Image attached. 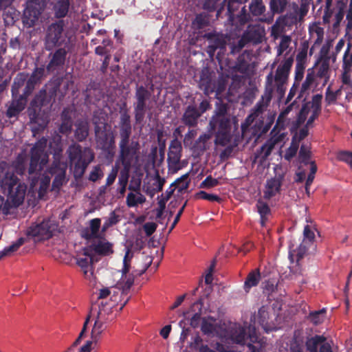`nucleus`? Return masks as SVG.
Returning a JSON list of instances; mask_svg holds the SVG:
<instances>
[{
    "mask_svg": "<svg viewBox=\"0 0 352 352\" xmlns=\"http://www.w3.org/2000/svg\"><path fill=\"white\" fill-rule=\"evenodd\" d=\"M131 170L126 168L121 169L118 176V185L120 186H127Z\"/></svg>",
    "mask_w": 352,
    "mask_h": 352,
    "instance_id": "obj_59",
    "label": "nucleus"
},
{
    "mask_svg": "<svg viewBox=\"0 0 352 352\" xmlns=\"http://www.w3.org/2000/svg\"><path fill=\"white\" fill-rule=\"evenodd\" d=\"M248 338H249L250 341V342L248 344V348L251 352H255L256 349L252 343L256 342L258 338L254 330L252 333H250L248 337H247L245 329L242 327H236L231 331V339L236 344L244 345L245 344V340Z\"/></svg>",
    "mask_w": 352,
    "mask_h": 352,
    "instance_id": "obj_14",
    "label": "nucleus"
},
{
    "mask_svg": "<svg viewBox=\"0 0 352 352\" xmlns=\"http://www.w3.org/2000/svg\"><path fill=\"white\" fill-rule=\"evenodd\" d=\"M195 198L197 199H204L208 200L211 202H218L220 203L222 201V199L214 194H209L204 190H200L195 193Z\"/></svg>",
    "mask_w": 352,
    "mask_h": 352,
    "instance_id": "obj_52",
    "label": "nucleus"
},
{
    "mask_svg": "<svg viewBox=\"0 0 352 352\" xmlns=\"http://www.w3.org/2000/svg\"><path fill=\"white\" fill-rule=\"evenodd\" d=\"M182 146L177 138L171 140L168 148L167 161L169 166H175L179 164L182 157Z\"/></svg>",
    "mask_w": 352,
    "mask_h": 352,
    "instance_id": "obj_20",
    "label": "nucleus"
},
{
    "mask_svg": "<svg viewBox=\"0 0 352 352\" xmlns=\"http://www.w3.org/2000/svg\"><path fill=\"white\" fill-rule=\"evenodd\" d=\"M202 306V299L200 298L197 302H195L190 308L193 311L195 310V308L199 309V311L193 314L190 318V325L193 328H197L199 325L201 321Z\"/></svg>",
    "mask_w": 352,
    "mask_h": 352,
    "instance_id": "obj_39",
    "label": "nucleus"
},
{
    "mask_svg": "<svg viewBox=\"0 0 352 352\" xmlns=\"http://www.w3.org/2000/svg\"><path fill=\"white\" fill-rule=\"evenodd\" d=\"M228 113V106L224 103H219L217 105L216 109L214 111V114L212 116L211 118H218L223 117H228L227 115Z\"/></svg>",
    "mask_w": 352,
    "mask_h": 352,
    "instance_id": "obj_62",
    "label": "nucleus"
},
{
    "mask_svg": "<svg viewBox=\"0 0 352 352\" xmlns=\"http://www.w3.org/2000/svg\"><path fill=\"white\" fill-rule=\"evenodd\" d=\"M105 306L106 303L104 304L102 301L98 305L97 318L91 331V339L95 342L99 339L100 335L104 330V322L102 320V317L104 314H108L109 311H106Z\"/></svg>",
    "mask_w": 352,
    "mask_h": 352,
    "instance_id": "obj_19",
    "label": "nucleus"
},
{
    "mask_svg": "<svg viewBox=\"0 0 352 352\" xmlns=\"http://www.w3.org/2000/svg\"><path fill=\"white\" fill-rule=\"evenodd\" d=\"M138 275V273L135 274V272H130L125 276L122 274L120 280L117 283V287L122 290V294H127L131 287L134 283L135 276Z\"/></svg>",
    "mask_w": 352,
    "mask_h": 352,
    "instance_id": "obj_33",
    "label": "nucleus"
},
{
    "mask_svg": "<svg viewBox=\"0 0 352 352\" xmlns=\"http://www.w3.org/2000/svg\"><path fill=\"white\" fill-rule=\"evenodd\" d=\"M310 33H315L317 36L316 43H320L324 36V28L320 27L318 23H314L309 27Z\"/></svg>",
    "mask_w": 352,
    "mask_h": 352,
    "instance_id": "obj_58",
    "label": "nucleus"
},
{
    "mask_svg": "<svg viewBox=\"0 0 352 352\" xmlns=\"http://www.w3.org/2000/svg\"><path fill=\"white\" fill-rule=\"evenodd\" d=\"M249 67L250 64L245 59V55L242 54L237 58L234 69L236 72L246 74L249 70Z\"/></svg>",
    "mask_w": 352,
    "mask_h": 352,
    "instance_id": "obj_45",
    "label": "nucleus"
},
{
    "mask_svg": "<svg viewBox=\"0 0 352 352\" xmlns=\"http://www.w3.org/2000/svg\"><path fill=\"white\" fill-rule=\"evenodd\" d=\"M215 319L212 317L204 318L201 324V331L206 335L212 334L217 330V324Z\"/></svg>",
    "mask_w": 352,
    "mask_h": 352,
    "instance_id": "obj_44",
    "label": "nucleus"
},
{
    "mask_svg": "<svg viewBox=\"0 0 352 352\" xmlns=\"http://www.w3.org/2000/svg\"><path fill=\"white\" fill-rule=\"evenodd\" d=\"M275 117L276 113L271 112L268 113L265 122H264L263 120H261L260 122V124H261V134H265L266 133L268 132V131L270 129V128L272 127V124L274 122Z\"/></svg>",
    "mask_w": 352,
    "mask_h": 352,
    "instance_id": "obj_53",
    "label": "nucleus"
},
{
    "mask_svg": "<svg viewBox=\"0 0 352 352\" xmlns=\"http://www.w3.org/2000/svg\"><path fill=\"white\" fill-rule=\"evenodd\" d=\"M74 137L78 142H82L89 135V126L87 121L78 120L75 123Z\"/></svg>",
    "mask_w": 352,
    "mask_h": 352,
    "instance_id": "obj_32",
    "label": "nucleus"
},
{
    "mask_svg": "<svg viewBox=\"0 0 352 352\" xmlns=\"http://www.w3.org/2000/svg\"><path fill=\"white\" fill-rule=\"evenodd\" d=\"M200 117V113L197 111V106L189 104L186 107L181 120L188 127H195Z\"/></svg>",
    "mask_w": 352,
    "mask_h": 352,
    "instance_id": "obj_21",
    "label": "nucleus"
},
{
    "mask_svg": "<svg viewBox=\"0 0 352 352\" xmlns=\"http://www.w3.org/2000/svg\"><path fill=\"white\" fill-rule=\"evenodd\" d=\"M325 314L326 309L323 308L318 311L310 312L308 318L312 323L317 325L322 322Z\"/></svg>",
    "mask_w": 352,
    "mask_h": 352,
    "instance_id": "obj_56",
    "label": "nucleus"
},
{
    "mask_svg": "<svg viewBox=\"0 0 352 352\" xmlns=\"http://www.w3.org/2000/svg\"><path fill=\"white\" fill-rule=\"evenodd\" d=\"M310 247L311 245L307 244V241H302L296 250H290L289 252V258L291 262L294 263L295 259L296 264L299 265L300 261L307 254Z\"/></svg>",
    "mask_w": 352,
    "mask_h": 352,
    "instance_id": "obj_30",
    "label": "nucleus"
},
{
    "mask_svg": "<svg viewBox=\"0 0 352 352\" xmlns=\"http://www.w3.org/2000/svg\"><path fill=\"white\" fill-rule=\"evenodd\" d=\"M297 138V134H294L292 139V142L289 146V147L287 149L285 155V159L287 160H290L292 158H293L297 153L298 147H299V142L296 141Z\"/></svg>",
    "mask_w": 352,
    "mask_h": 352,
    "instance_id": "obj_47",
    "label": "nucleus"
},
{
    "mask_svg": "<svg viewBox=\"0 0 352 352\" xmlns=\"http://www.w3.org/2000/svg\"><path fill=\"white\" fill-rule=\"evenodd\" d=\"M91 247L95 253L100 256H109L113 253V244L105 239H100L98 242L93 243Z\"/></svg>",
    "mask_w": 352,
    "mask_h": 352,
    "instance_id": "obj_31",
    "label": "nucleus"
},
{
    "mask_svg": "<svg viewBox=\"0 0 352 352\" xmlns=\"http://www.w3.org/2000/svg\"><path fill=\"white\" fill-rule=\"evenodd\" d=\"M43 41L45 49L47 52L59 47L69 46L70 38L65 30L63 20L56 21L46 28Z\"/></svg>",
    "mask_w": 352,
    "mask_h": 352,
    "instance_id": "obj_5",
    "label": "nucleus"
},
{
    "mask_svg": "<svg viewBox=\"0 0 352 352\" xmlns=\"http://www.w3.org/2000/svg\"><path fill=\"white\" fill-rule=\"evenodd\" d=\"M25 239L19 238L16 242L5 248L0 252V260L6 256L10 255L12 253L18 250V249L24 243Z\"/></svg>",
    "mask_w": 352,
    "mask_h": 352,
    "instance_id": "obj_46",
    "label": "nucleus"
},
{
    "mask_svg": "<svg viewBox=\"0 0 352 352\" xmlns=\"http://www.w3.org/2000/svg\"><path fill=\"white\" fill-rule=\"evenodd\" d=\"M57 226L50 219H43L40 223H32L27 230V235L35 241L47 240L52 237Z\"/></svg>",
    "mask_w": 352,
    "mask_h": 352,
    "instance_id": "obj_10",
    "label": "nucleus"
},
{
    "mask_svg": "<svg viewBox=\"0 0 352 352\" xmlns=\"http://www.w3.org/2000/svg\"><path fill=\"white\" fill-rule=\"evenodd\" d=\"M315 79L314 73H308L306 76L305 81L302 82L299 95L297 98H300L306 94V92L310 89L311 85L313 84Z\"/></svg>",
    "mask_w": 352,
    "mask_h": 352,
    "instance_id": "obj_48",
    "label": "nucleus"
},
{
    "mask_svg": "<svg viewBox=\"0 0 352 352\" xmlns=\"http://www.w3.org/2000/svg\"><path fill=\"white\" fill-rule=\"evenodd\" d=\"M27 76L24 73H19L14 78L12 85V97H16L19 94V89L25 85Z\"/></svg>",
    "mask_w": 352,
    "mask_h": 352,
    "instance_id": "obj_43",
    "label": "nucleus"
},
{
    "mask_svg": "<svg viewBox=\"0 0 352 352\" xmlns=\"http://www.w3.org/2000/svg\"><path fill=\"white\" fill-rule=\"evenodd\" d=\"M322 95L318 94L314 95L311 98V115L307 121L305 126H309L319 117L322 111Z\"/></svg>",
    "mask_w": 352,
    "mask_h": 352,
    "instance_id": "obj_29",
    "label": "nucleus"
},
{
    "mask_svg": "<svg viewBox=\"0 0 352 352\" xmlns=\"http://www.w3.org/2000/svg\"><path fill=\"white\" fill-rule=\"evenodd\" d=\"M329 65L327 60H323L318 67L316 76L323 78L324 76H328Z\"/></svg>",
    "mask_w": 352,
    "mask_h": 352,
    "instance_id": "obj_63",
    "label": "nucleus"
},
{
    "mask_svg": "<svg viewBox=\"0 0 352 352\" xmlns=\"http://www.w3.org/2000/svg\"><path fill=\"white\" fill-rule=\"evenodd\" d=\"M96 141L100 148L107 154L112 155L115 148V137L104 118L96 114L93 116Z\"/></svg>",
    "mask_w": 352,
    "mask_h": 352,
    "instance_id": "obj_6",
    "label": "nucleus"
},
{
    "mask_svg": "<svg viewBox=\"0 0 352 352\" xmlns=\"http://www.w3.org/2000/svg\"><path fill=\"white\" fill-rule=\"evenodd\" d=\"M313 3V0H300V8L296 5L298 10H296V14L298 15L300 19H303L308 13L310 5Z\"/></svg>",
    "mask_w": 352,
    "mask_h": 352,
    "instance_id": "obj_50",
    "label": "nucleus"
},
{
    "mask_svg": "<svg viewBox=\"0 0 352 352\" xmlns=\"http://www.w3.org/2000/svg\"><path fill=\"white\" fill-rule=\"evenodd\" d=\"M153 91L154 85L152 82L148 86L136 85L133 104L134 119L136 124H142L146 114L149 118L152 116L151 110L153 107V103L156 102Z\"/></svg>",
    "mask_w": 352,
    "mask_h": 352,
    "instance_id": "obj_3",
    "label": "nucleus"
},
{
    "mask_svg": "<svg viewBox=\"0 0 352 352\" xmlns=\"http://www.w3.org/2000/svg\"><path fill=\"white\" fill-rule=\"evenodd\" d=\"M43 12L38 10L37 8L31 7L30 5L28 4V6L25 9L22 16V22L23 25L26 28L34 27L36 22L38 21Z\"/></svg>",
    "mask_w": 352,
    "mask_h": 352,
    "instance_id": "obj_22",
    "label": "nucleus"
},
{
    "mask_svg": "<svg viewBox=\"0 0 352 352\" xmlns=\"http://www.w3.org/2000/svg\"><path fill=\"white\" fill-rule=\"evenodd\" d=\"M256 207L260 215L261 226L265 227L269 220V217L271 215V209L267 203L261 199L257 201Z\"/></svg>",
    "mask_w": 352,
    "mask_h": 352,
    "instance_id": "obj_35",
    "label": "nucleus"
},
{
    "mask_svg": "<svg viewBox=\"0 0 352 352\" xmlns=\"http://www.w3.org/2000/svg\"><path fill=\"white\" fill-rule=\"evenodd\" d=\"M101 226V220L95 218L89 221V228H86L81 232V236L86 240L100 239L99 230Z\"/></svg>",
    "mask_w": 352,
    "mask_h": 352,
    "instance_id": "obj_25",
    "label": "nucleus"
},
{
    "mask_svg": "<svg viewBox=\"0 0 352 352\" xmlns=\"http://www.w3.org/2000/svg\"><path fill=\"white\" fill-rule=\"evenodd\" d=\"M272 88H270L268 93L265 96H263L261 99L257 102L253 109V112L249 116V118H252V120H254L266 110L272 100Z\"/></svg>",
    "mask_w": 352,
    "mask_h": 352,
    "instance_id": "obj_28",
    "label": "nucleus"
},
{
    "mask_svg": "<svg viewBox=\"0 0 352 352\" xmlns=\"http://www.w3.org/2000/svg\"><path fill=\"white\" fill-rule=\"evenodd\" d=\"M45 72V69L44 67H36L32 72L30 77L28 78V80L31 81L33 84L36 85L39 83L44 76Z\"/></svg>",
    "mask_w": 352,
    "mask_h": 352,
    "instance_id": "obj_55",
    "label": "nucleus"
},
{
    "mask_svg": "<svg viewBox=\"0 0 352 352\" xmlns=\"http://www.w3.org/2000/svg\"><path fill=\"white\" fill-rule=\"evenodd\" d=\"M212 131L217 130L215 134L214 144L222 146L231 142V121L229 117L211 118L209 124Z\"/></svg>",
    "mask_w": 352,
    "mask_h": 352,
    "instance_id": "obj_8",
    "label": "nucleus"
},
{
    "mask_svg": "<svg viewBox=\"0 0 352 352\" xmlns=\"http://www.w3.org/2000/svg\"><path fill=\"white\" fill-rule=\"evenodd\" d=\"M311 109V100L309 102H305L302 104L298 113L297 114V116L300 118V120L305 121Z\"/></svg>",
    "mask_w": 352,
    "mask_h": 352,
    "instance_id": "obj_64",
    "label": "nucleus"
},
{
    "mask_svg": "<svg viewBox=\"0 0 352 352\" xmlns=\"http://www.w3.org/2000/svg\"><path fill=\"white\" fill-rule=\"evenodd\" d=\"M73 122L72 118L63 111L61 114V124L58 128L59 133L69 135L72 132Z\"/></svg>",
    "mask_w": 352,
    "mask_h": 352,
    "instance_id": "obj_41",
    "label": "nucleus"
},
{
    "mask_svg": "<svg viewBox=\"0 0 352 352\" xmlns=\"http://www.w3.org/2000/svg\"><path fill=\"white\" fill-rule=\"evenodd\" d=\"M70 7L69 0H54L53 11L57 19H63L67 15Z\"/></svg>",
    "mask_w": 352,
    "mask_h": 352,
    "instance_id": "obj_34",
    "label": "nucleus"
},
{
    "mask_svg": "<svg viewBox=\"0 0 352 352\" xmlns=\"http://www.w3.org/2000/svg\"><path fill=\"white\" fill-rule=\"evenodd\" d=\"M288 4V0H270L269 6L271 14L268 18L272 19L275 14L283 13Z\"/></svg>",
    "mask_w": 352,
    "mask_h": 352,
    "instance_id": "obj_38",
    "label": "nucleus"
},
{
    "mask_svg": "<svg viewBox=\"0 0 352 352\" xmlns=\"http://www.w3.org/2000/svg\"><path fill=\"white\" fill-rule=\"evenodd\" d=\"M342 67L345 72H349L352 67V53L350 52L349 47L344 52Z\"/></svg>",
    "mask_w": 352,
    "mask_h": 352,
    "instance_id": "obj_61",
    "label": "nucleus"
},
{
    "mask_svg": "<svg viewBox=\"0 0 352 352\" xmlns=\"http://www.w3.org/2000/svg\"><path fill=\"white\" fill-rule=\"evenodd\" d=\"M265 31L263 28L258 25H249L244 32L239 43H252L258 44L262 42Z\"/></svg>",
    "mask_w": 352,
    "mask_h": 352,
    "instance_id": "obj_18",
    "label": "nucleus"
},
{
    "mask_svg": "<svg viewBox=\"0 0 352 352\" xmlns=\"http://www.w3.org/2000/svg\"><path fill=\"white\" fill-rule=\"evenodd\" d=\"M276 130L270 132V138L262 145L260 150V157L261 161H265L271 155L275 146L283 142L287 136V133Z\"/></svg>",
    "mask_w": 352,
    "mask_h": 352,
    "instance_id": "obj_13",
    "label": "nucleus"
},
{
    "mask_svg": "<svg viewBox=\"0 0 352 352\" xmlns=\"http://www.w3.org/2000/svg\"><path fill=\"white\" fill-rule=\"evenodd\" d=\"M308 49L309 43L306 41L302 42L296 56V63H302L305 65Z\"/></svg>",
    "mask_w": 352,
    "mask_h": 352,
    "instance_id": "obj_51",
    "label": "nucleus"
},
{
    "mask_svg": "<svg viewBox=\"0 0 352 352\" xmlns=\"http://www.w3.org/2000/svg\"><path fill=\"white\" fill-rule=\"evenodd\" d=\"M66 166L60 160H55L50 167L48 172L52 175H55L52 182V188L59 189L65 178Z\"/></svg>",
    "mask_w": 352,
    "mask_h": 352,
    "instance_id": "obj_17",
    "label": "nucleus"
},
{
    "mask_svg": "<svg viewBox=\"0 0 352 352\" xmlns=\"http://www.w3.org/2000/svg\"><path fill=\"white\" fill-rule=\"evenodd\" d=\"M2 192L7 196L0 195V212L8 214L12 208L19 206L24 201L27 186L25 184L19 182L18 177L14 174L7 172L1 181Z\"/></svg>",
    "mask_w": 352,
    "mask_h": 352,
    "instance_id": "obj_2",
    "label": "nucleus"
},
{
    "mask_svg": "<svg viewBox=\"0 0 352 352\" xmlns=\"http://www.w3.org/2000/svg\"><path fill=\"white\" fill-rule=\"evenodd\" d=\"M310 157L311 152L309 148L305 144H302L299 151V160L300 162L307 165L309 164Z\"/></svg>",
    "mask_w": 352,
    "mask_h": 352,
    "instance_id": "obj_57",
    "label": "nucleus"
},
{
    "mask_svg": "<svg viewBox=\"0 0 352 352\" xmlns=\"http://www.w3.org/2000/svg\"><path fill=\"white\" fill-rule=\"evenodd\" d=\"M69 50V46L65 45V47H56L54 50L50 51L51 52L48 55L50 60L46 65L47 72L54 73L63 68Z\"/></svg>",
    "mask_w": 352,
    "mask_h": 352,
    "instance_id": "obj_11",
    "label": "nucleus"
},
{
    "mask_svg": "<svg viewBox=\"0 0 352 352\" xmlns=\"http://www.w3.org/2000/svg\"><path fill=\"white\" fill-rule=\"evenodd\" d=\"M47 140L43 137L38 140L32 146L30 151V162L28 168L29 177H32L30 182V188L34 189L36 185L39 182L38 197L42 198L46 194L50 184L51 179L48 175H43L38 179L34 176L36 175L37 170H41L48 163L49 155L46 151Z\"/></svg>",
    "mask_w": 352,
    "mask_h": 352,
    "instance_id": "obj_1",
    "label": "nucleus"
},
{
    "mask_svg": "<svg viewBox=\"0 0 352 352\" xmlns=\"http://www.w3.org/2000/svg\"><path fill=\"white\" fill-rule=\"evenodd\" d=\"M208 42L207 52L213 56L217 50L223 51L226 49V41L223 34L215 32L205 33L203 36Z\"/></svg>",
    "mask_w": 352,
    "mask_h": 352,
    "instance_id": "obj_16",
    "label": "nucleus"
},
{
    "mask_svg": "<svg viewBox=\"0 0 352 352\" xmlns=\"http://www.w3.org/2000/svg\"><path fill=\"white\" fill-rule=\"evenodd\" d=\"M325 341V338L322 336L316 335L308 338L305 342V346L309 352H318V345Z\"/></svg>",
    "mask_w": 352,
    "mask_h": 352,
    "instance_id": "obj_42",
    "label": "nucleus"
},
{
    "mask_svg": "<svg viewBox=\"0 0 352 352\" xmlns=\"http://www.w3.org/2000/svg\"><path fill=\"white\" fill-rule=\"evenodd\" d=\"M211 138L212 133H204L200 135L192 146L194 152L198 154L204 153L208 148L207 142Z\"/></svg>",
    "mask_w": 352,
    "mask_h": 352,
    "instance_id": "obj_37",
    "label": "nucleus"
},
{
    "mask_svg": "<svg viewBox=\"0 0 352 352\" xmlns=\"http://www.w3.org/2000/svg\"><path fill=\"white\" fill-rule=\"evenodd\" d=\"M282 177H275L268 179L266 184V190L264 191L263 198L270 199L280 192L282 186Z\"/></svg>",
    "mask_w": 352,
    "mask_h": 352,
    "instance_id": "obj_26",
    "label": "nucleus"
},
{
    "mask_svg": "<svg viewBox=\"0 0 352 352\" xmlns=\"http://www.w3.org/2000/svg\"><path fill=\"white\" fill-rule=\"evenodd\" d=\"M188 174L186 173L177 178L173 183L171 184V186H175V187L178 188L179 192H182L183 190H186L189 186L190 182L188 180Z\"/></svg>",
    "mask_w": 352,
    "mask_h": 352,
    "instance_id": "obj_54",
    "label": "nucleus"
},
{
    "mask_svg": "<svg viewBox=\"0 0 352 352\" xmlns=\"http://www.w3.org/2000/svg\"><path fill=\"white\" fill-rule=\"evenodd\" d=\"M119 113L120 115L119 122L120 138V139L130 138L132 133V126L126 102H124L120 107Z\"/></svg>",
    "mask_w": 352,
    "mask_h": 352,
    "instance_id": "obj_15",
    "label": "nucleus"
},
{
    "mask_svg": "<svg viewBox=\"0 0 352 352\" xmlns=\"http://www.w3.org/2000/svg\"><path fill=\"white\" fill-rule=\"evenodd\" d=\"M219 184L218 179L213 178L211 175H208L206 178L199 184L200 188L210 189Z\"/></svg>",
    "mask_w": 352,
    "mask_h": 352,
    "instance_id": "obj_60",
    "label": "nucleus"
},
{
    "mask_svg": "<svg viewBox=\"0 0 352 352\" xmlns=\"http://www.w3.org/2000/svg\"><path fill=\"white\" fill-rule=\"evenodd\" d=\"M268 320L269 313L267 309L264 306H262L258 311V322L267 333L272 330Z\"/></svg>",
    "mask_w": 352,
    "mask_h": 352,
    "instance_id": "obj_40",
    "label": "nucleus"
},
{
    "mask_svg": "<svg viewBox=\"0 0 352 352\" xmlns=\"http://www.w3.org/2000/svg\"><path fill=\"white\" fill-rule=\"evenodd\" d=\"M76 264L81 268L84 276L89 280L94 276V258L82 257L79 255L76 257Z\"/></svg>",
    "mask_w": 352,
    "mask_h": 352,
    "instance_id": "obj_27",
    "label": "nucleus"
},
{
    "mask_svg": "<svg viewBox=\"0 0 352 352\" xmlns=\"http://www.w3.org/2000/svg\"><path fill=\"white\" fill-rule=\"evenodd\" d=\"M265 6L263 0H251L249 4V12L245 9V6L241 8L240 12L241 21L243 23H247L252 19V16H261L262 21H267L268 16L265 14Z\"/></svg>",
    "mask_w": 352,
    "mask_h": 352,
    "instance_id": "obj_12",
    "label": "nucleus"
},
{
    "mask_svg": "<svg viewBox=\"0 0 352 352\" xmlns=\"http://www.w3.org/2000/svg\"><path fill=\"white\" fill-rule=\"evenodd\" d=\"M50 148L54 151V155L58 156L63 151L61 137L59 135H54L50 141Z\"/></svg>",
    "mask_w": 352,
    "mask_h": 352,
    "instance_id": "obj_49",
    "label": "nucleus"
},
{
    "mask_svg": "<svg viewBox=\"0 0 352 352\" xmlns=\"http://www.w3.org/2000/svg\"><path fill=\"white\" fill-rule=\"evenodd\" d=\"M199 87L206 96H209L214 92L215 84L212 79L211 74L208 69L202 70L200 74Z\"/></svg>",
    "mask_w": 352,
    "mask_h": 352,
    "instance_id": "obj_23",
    "label": "nucleus"
},
{
    "mask_svg": "<svg viewBox=\"0 0 352 352\" xmlns=\"http://www.w3.org/2000/svg\"><path fill=\"white\" fill-rule=\"evenodd\" d=\"M261 278V272L259 269H255L252 270L247 276L245 280L243 288L246 292H248L250 289L256 287L258 285Z\"/></svg>",
    "mask_w": 352,
    "mask_h": 352,
    "instance_id": "obj_36",
    "label": "nucleus"
},
{
    "mask_svg": "<svg viewBox=\"0 0 352 352\" xmlns=\"http://www.w3.org/2000/svg\"><path fill=\"white\" fill-rule=\"evenodd\" d=\"M50 100L47 98L45 89H41L31 101L30 106L28 108V114L32 121L38 122L39 120H44L47 116H45L44 107L48 109Z\"/></svg>",
    "mask_w": 352,
    "mask_h": 352,
    "instance_id": "obj_9",
    "label": "nucleus"
},
{
    "mask_svg": "<svg viewBox=\"0 0 352 352\" xmlns=\"http://www.w3.org/2000/svg\"><path fill=\"white\" fill-rule=\"evenodd\" d=\"M69 162L73 166V173L76 179H80L88 166L93 161L94 154L89 147L82 148L80 144L74 143L67 150Z\"/></svg>",
    "mask_w": 352,
    "mask_h": 352,
    "instance_id": "obj_4",
    "label": "nucleus"
},
{
    "mask_svg": "<svg viewBox=\"0 0 352 352\" xmlns=\"http://www.w3.org/2000/svg\"><path fill=\"white\" fill-rule=\"evenodd\" d=\"M118 145V162L121 163L122 168L131 169L139 162L140 148L139 142L130 141V138H121Z\"/></svg>",
    "mask_w": 352,
    "mask_h": 352,
    "instance_id": "obj_7",
    "label": "nucleus"
},
{
    "mask_svg": "<svg viewBox=\"0 0 352 352\" xmlns=\"http://www.w3.org/2000/svg\"><path fill=\"white\" fill-rule=\"evenodd\" d=\"M28 100L24 97H12V101L6 111V116L12 118L17 116L25 107Z\"/></svg>",
    "mask_w": 352,
    "mask_h": 352,
    "instance_id": "obj_24",
    "label": "nucleus"
}]
</instances>
